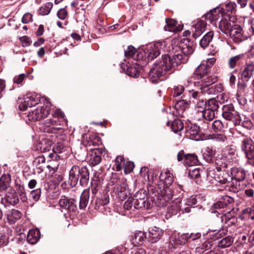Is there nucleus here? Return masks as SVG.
<instances>
[{
  "label": "nucleus",
  "mask_w": 254,
  "mask_h": 254,
  "mask_svg": "<svg viewBox=\"0 0 254 254\" xmlns=\"http://www.w3.org/2000/svg\"><path fill=\"white\" fill-rule=\"evenodd\" d=\"M217 81V78L212 75L206 65L201 64L196 69L188 82H193L201 91L202 95L215 94L216 90L212 84Z\"/></svg>",
  "instance_id": "obj_1"
},
{
  "label": "nucleus",
  "mask_w": 254,
  "mask_h": 254,
  "mask_svg": "<svg viewBox=\"0 0 254 254\" xmlns=\"http://www.w3.org/2000/svg\"><path fill=\"white\" fill-rule=\"evenodd\" d=\"M174 64L172 57L168 55H163L161 60L156 63L150 71L149 77L151 81L153 83L157 82L168 72H172L176 67Z\"/></svg>",
  "instance_id": "obj_2"
},
{
  "label": "nucleus",
  "mask_w": 254,
  "mask_h": 254,
  "mask_svg": "<svg viewBox=\"0 0 254 254\" xmlns=\"http://www.w3.org/2000/svg\"><path fill=\"white\" fill-rule=\"evenodd\" d=\"M80 177V183L82 186H86L89 179V172L86 167L79 168L73 166L69 171L68 183L72 187H75Z\"/></svg>",
  "instance_id": "obj_3"
},
{
  "label": "nucleus",
  "mask_w": 254,
  "mask_h": 254,
  "mask_svg": "<svg viewBox=\"0 0 254 254\" xmlns=\"http://www.w3.org/2000/svg\"><path fill=\"white\" fill-rule=\"evenodd\" d=\"M165 41L157 42L148 45L143 52V56L148 61L152 60L157 57L166 47Z\"/></svg>",
  "instance_id": "obj_4"
},
{
  "label": "nucleus",
  "mask_w": 254,
  "mask_h": 254,
  "mask_svg": "<svg viewBox=\"0 0 254 254\" xmlns=\"http://www.w3.org/2000/svg\"><path fill=\"white\" fill-rule=\"evenodd\" d=\"M42 100L43 101H45L46 102V104L40 108L38 107L34 111L29 112L28 114L29 120L32 121L40 120L46 118L49 115L51 111V104L46 98H43Z\"/></svg>",
  "instance_id": "obj_5"
},
{
  "label": "nucleus",
  "mask_w": 254,
  "mask_h": 254,
  "mask_svg": "<svg viewBox=\"0 0 254 254\" xmlns=\"http://www.w3.org/2000/svg\"><path fill=\"white\" fill-rule=\"evenodd\" d=\"M43 98L44 97H41L40 95L35 93H28L24 98V102L19 105V109L21 111H25L28 107L35 106L41 101L44 102L45 105L46 102L43 101Z\"/></svg>",
  "instance_id": "obj_6"
},
{
  "label": "nucleus",
  "mask_w": 254,
  "mask_h": 254,
  "mask_svg": "<svg viewBox=\"0 0 254 254\" xmlns=\"http://www.w3.org/2000/svg\"><path fill=\"white\" fill-rule=\"evenodd\" d=\"M222 117L225 119L231 121L235 125H240L241 118L232 105H225L223 108Z\"/></svg>",
  "instance_id": "obj_7"
},
{
  "label": "nucleus",
  "mask_w": 254,
  "mask_h": 254,
  "mask_svg": "<svg viewBox=\"0 0 254 254\" xmlns=\"http://www.w3.org/2000/svg\"><path fill=\"white\" fill-rule=\"evenodd\" d=\"M241 147L249 159L254 158V144L252 139L244 138L242 141Z\"/></svg>",
  "instance_id": "obj_8"
},
{
  "label": "nucleus",
  "mask_w": 254,
  "mask_h": 254,
  "mask_svg": "<svg viewBox=\"0 0 254 254\" xmlns=\"http://www.w3.org/2000/svg\"><path fill=\"white\" fill-rule=\"evenodd\" d=\"M206 27V23L205 21L201 19L194 21L191 26L193 37L197 38L200 36L204 31Z\"/></svg>",
  "instance_id": "obj_9"
},
{
  "label": "nucleus",
  "mask_w": 254,
  "mask_h": 254,
  "mask_svg": "<svg viewBox=\"0 0 254 254\" xmlns=\"http://www.w3.org/2000/svg\"><path fill=\"white\" fill-rule=\"evenodd\" d=\"M236 43L243 40V34L241 27L238 24H233L231 27L228 35Z\"/></svg>",
  "instance_id": "obj_10"
},
{
  "label": "nucleus",
  "mask_w": 254,
  "mask_h": 254,
  "mask_svg": "<svg viewBox=\"0 0 254 254\" xmlns=\"http://www.w3.org/2000/svg\"><path fill=\"white\" fill-rule=\"evenodd\" d=\"M254 72V63L253 62L246 63L241 71V78L248 81L253 76Z\"/></svg>",
  "instance_id": "obj_11"
},
{
  "label": "nucleus",
  "mask_w": 254,
  "mask_h": 254,
  "mask_svg": "<svg viewBox=\"0 0 254 254\" xmlns=\"http://www.w3.org/2000/svg\"><path fill=\"white\" fill-rule=\"evenodd\" d=\"M102 154V149L96 148L91 149L89 153V161L91 164L95 166L100 163L101 161V155Z\"/></svg>",
  "instance_id": "obj_12"
},
{
  "label": "nucleus",
  "mask_w": 254,
  "mask_h": 254,
  "mask_svg": "<svg viewBox=\"0 0 254 254\" xmlns=\"http://www.w3.org/2000/svg\"><path fill=\"white\" fill-rule=\"evenodd\" d=\"M163 231L157 227H150L149 229L148 241L152 243L157 242L162 236Z\"/></svg>",
  "instance_id": "obj_13"
},
{
  "label": "nucleus",
  "mask_w": 254,
  "mask_h": 254,
  "mask_svg": "<svg viewBox=\"0 0 254 254\" xmlns=\"http://www.w3.org/2000/svg\"><path fill=\"white\" fill-rule=\"evenodd\" d=\"M166 25L164 29L171 32H178L183 30V26L178 24L177 21L172 19H166Z\"/></svg>",
  "instance_id": "obj_14"
},
{
  "label": "nucleus",
  "mask_w": 254,
  "mask_h": 254,
  "mask_svg": "<svg viewBox=\"0 0 254 254\" xmlns=\"http://www.w3.org/2000/svg\"><path fill=\"white\" fill-rule=\"evenodd\" d=\"M246 57L245 54H240L235 56L230 57L228 61V65L230 68L234 69L237 66L243 64V61Z\"/></svg>",
  "instance_id": "obj_15"
},
{
  "label": "nucleus",
  "mask_w": 254,
  "mask_h": 254,
  "mask_svg": "<svg viewBox=\"0 0 254 254\" xmlns=\"http://www.w3.org/2000/svg\"><path fill=\"white\" fill-rule=\"evenodd\" d=\"M179 49H180L181 53H183L187 58L192 54L194 51L192 43L187 39L184 40V42L180 44Z\"/></svg>",
  "instance_id": "obj_16"
},
{
  "label": "nucleus",
  "mask_w": 254,
  "mask_h": 254,
  "mask_svg": "<svg viewBox=\"0 0 254 254\" xmlns=\"http://www.w3.org/2000/svg\"><path fill=\"white\" fill-rule=\"evenodd\" d=\"M159 178L160 183H162L164 185V187L166 188H169L174 180L173 175L169 171H166L164 172L161 173Z\"/></svg>",
  "instance_id": "obj_17"
},
{
  "label": "nucleus",
  "mask_w": 254,
  "mask_h": 254,
  "mask_svg": "<svg viewBox=\"0 0 254 254\" xmlns=\"http://www.w3.org/2000/svg\"><path fill=\"white\" fill-rule=\"evenodd\" d=\"M146 238V234L144 232L139 231L132 235L130 241L134 246H139L143 243Z\"/></svg>",
  "instance_id": "obj_18"
},
{
  "label": "nucleus",
  "mask_w": 254,
  "mask_h": 254,
  "mask_svg": "<svg viewBox=\"0 0 254 254\" xmlns=\"http://www.w3.org/2000/svg\"><path fill=\"white\" fill-rule=\"evenodd\" d=\"M136 51L135 49L132 46H128L127 48L125 51V56L127 58H132L135 60H141L143 58V53H138L137 55H135Z\"/></svg>",
  "instance_id": "obj_19"
},
{
  "label": "nucleus",
  "mask_w": 254,
  "mask_h": 254,
  "mask_svg": "<svg viewBox=\"0 0 254 254\" xmlns=\"http://www.w3.org/2000/svg\"><path fill=\"white\" fill-rule=\"evenodd\" d=\"M232 178L238 182L242 181L245 178V172L243 169L240 168H232L231 169Z\"/></svg>",
  "instance_id": "obj_20"
},
{
  "label": "nucleus",
  "mask_w": 254,
  "mask_h": 254,
  "mask_svg": "<svg viewBox=\"0 0 254 254\" xmlns=\"http://www.w3.org/2000/svg\"><path fill=\"white\" fill-rule=\"evenodd\" d=\"M40 236L39 230L37 229H33L29 231L27 240L31 244H36L39 240Z\"/></svg>",
  "instance_id": "obj_21"
},
{
  "label": "nucleus",
  "mask_w": 254,
  "mask_h": 254,
  "mask_svg": "<svg viewBox=\"0 0 254 254\" xmlns=\"http://www.w3.org/2000/svg\"><path fill=\"white\" fill-rule=\"evenodd\" d=\"M127 186L126 181L125 180H122L119 181L116 186L114 187V191L120 197H122V194L125 193V191L127 190Z\"/></svg>",
  "instance_id": "obj_22"
},
{
  "label": "nucleus",
  "mask_w": 254,
  "mask_h": 254,
  "mask_svg": "<svg viewBox=\"0 0 254 254\" xmlns=\"http://www.w3.org/2000/svg\"><path fill=\"white\" fill-rule=\"evenodd\" d=\"M78 200L65 196H62L59 201L60 206H76Z\"/></svg>",
  "instance_id": "obj_23"
},
{
  "label": "nucleus",
  "mask_w": 254,
  "mask_h": 254,
  "mask_svg": "<svg viewBox=\"0 0 254 254\" xmlns=\"http://www.w3.org/2000/svg\"><path fill=\"white\" fill-rule=\"evenodd\" d=\"M215 150L212 147H207L203 153V157L207 162H212L215 155Z\"/></svg>",
  "instance_id": "obj_24"
},
{
  "label": "nucleus",
  "mask_w": 254,
  "mask_h": 254,
  "mask_svg": "<svg viewBox=\"0 0 254 254\" xmlns=\"http://www.w3.org/2000/svg\"><path fill=\"white\" fill-rule=\"evenodd\" d=\"M184 163L189 166L197 165L198 160L197 156L194 154H188L184 156Z\"/></svg>",
  "instance_id": "obj_25"
},
{
  "label": "nucleus",
  "mask_w": 254,
  "mask_h": 254,
  "mask_svg": "<svg viewBox=\"0 0 254 254\" xmlns=\"http://www.w3.org/2000/svg\"><path fill=\"white\" fill-rule=\"evenodd\" d=\"M233 24L231 23L229 20L227 19H222L219 22V28L224 34L228 35L229 31H230L231 27Z\"/></svg>",
  "instance_id": "obj_26"
},
{
  "label": "nucleus",
  "mask_w": 254,
  "mask_h": 254,
  "mask_svg": "<svg viewBox=\"0 0 254 254\" xmlns=\"http://www.w3.org/2000/svg\"><path fill=\"white\" fill-rule=\"evenodd\" d=\"M90 196V190L89 188L85 189L82 192L80 201L79 202V206H87L89 203Z\"/></svg>",
  "instance_id": "obj_27"
},
{
  "label": "nucleus",
  "mask_w": 254,
  "mask_h": 254,
  "mask_svg": "<svg viewBox=\"0 0 254 254\" xmlns=\"http://www.w3.org/2000/svg\"><path fill=\"white\" fill-rule=\"evenodd\" d=\"M172 58L173 59L174 64H175L176 66L181 63H186L188 60V58L183 53H181L180 51L177 53H175Z\"/></svg>",
  "instance_id": "obj_28"
},
{
  "label": "nucleus",
  "mask_w": 254,
  "mask_h": 254,
  "mask_svg": "<svg viewBox=\"0 0 254 254\" xmlns=\"http://www.w3.org/2000/svg\"><path fill=\"white\" fill-rule=\"evenodd\" d=\"M21 217V212L16 209H12L10 213L7 215V218L10 224H14L16 220Z\"/></svg>",
  "instance_id": "obj_29"
},
{
  "label": "nucleus",
  "mask_w": 254,
  "mask_h": 254,
  "mask_svg": "<svg viewBox=\"0 0 254 254\" xmlns=\"http://www.w3.org/2000/svg\"><path fill=\"white\" fill-rule=\"evenodd\" d=\"M213 35L214 34L213 31H209L207 32L200 41V45L203 48L207 47L212 40Z\"/></svg>",
  "instance_id": "obj_30"
},
{
  "label": "nucleus",
  "mask_w": 254,
  "mask_h": 254,
  "mask_svg": "<svg viewBox=\"0 0 254 254\" xmlns=\"http://www.w3.org/2000/svg\"><path fill=\"white\" fill-rule=\"evenodd\" d=\"M200 237L201 234L200 233H192L190 234L188 233L184 234L181 236V238H182L183 239H184V240L182 241L181 243L185 244L188 241V240H191L192 241H194L197 239H199V238H200Z\"/></svg>",
  "instance_id": "obj_31"
},
{
  "label": "nucleus",
  "mask_w": 254,
  "mask_h": 254,
  "mask_svg": "<svg viewBox=\"0 0 254 254\" xmlns=\"http://www.w3.org/2000/svg\"><path fill=\"white\" fill-rule=\"evenodd\" d=\"M100 143L99 137L94 133H92L89 135L87 143L86 144L87 146H96Z\"/></svg>",
  "instance_id": "obj_32"
},
{
  "label": "nucleus",
  "mask_w": 254,
  "mask_h": 254,
  "mask_svg": "<svg viewBox=\"0 0 254 254\" xmlns=\"http://www.w3.org/2000/svg\"><path fill=\"white\" fill-rule=\"evenodd\" d=\"M198 112H200L202 117L207 120H212L215 117V111L206 108L204 110H198Z\"/></svg>",
  "instance_id": "obj_33"
},
{
  "label": "nucleus",
  "mask_w": 254,
  "mask_h": 254,
  "mask_svg": "<svg viewBox=\"0 0 254 254\" xmlns=\"http://www.w3.org/2000/svg\"><path fill=\"white\" fill-rule=\"evenodd\" d=\"M52 142L47 139H44L40 142L38 148L41 152H46L50 150Z\"/></svg>",
  "instance_id": "obj_34"
},
{
  "label": "nucleus",
  "mask_w": 254,
  "mask_h": 254,
  "mask_svg": "<svg viewBox=\"0 0 254 254\" xmlns=\"http://www.w3.org/2000/svg\"><path fill=\"white\" fill-rule=\"evenodd\" d=\"M61 121L58 119V118H55L53 117V119H47L45 123V125L47 127H52V128L56 130H59L61 128L59 127H55V126H57L58 125H61V123H60Z\"/></svg>",
  "instance_id": "obj_35"
},
{
  "label": "nucleus",
  "mask_w": 254,
  "mask_h": 254,
  "mask_svg": "<svg viewBox=\"0 0 254 254\" xmlns=\"http://www.w3.org/2000/svg\"><path fill=\"white\" fill-rule=\"evenodd\" d=\"M10 178L7 176H2L0 178V190H5L9 187Z\"/></svg>",
  "instance_id": "obj_36"
},
{
  "label": "nucleus",
  "mask_w": 254,
  "mask_h": 254,
  "mask_svg": "<svg viewBox=\"0 0 254 254\" xmlns=\"http://www.w3.org/2000/svg\"><path fill=\"white\" fill-rule=\"evenodd\" d=\"M230 163V161H227L225 157H217L215 159V163L220 169L227 168Z\"/></svg>",
  "instance_id": "obj_37"
},
{
  "label": "nucleus",
  "mask_w": 254,
  "mask_h": 254,
  "mask_svg": "<svg viewBox=\"0 0 254 254\" xmlns=\"http://www.w3.org/2000/svg\"><path fill=\"white\" fill-rule=\"evenodd\" d=\"M183 128L184 124L180 120H175L171 123V128L175 132L181 130Z\"/></svg>",
  "instance_id": "obj_38"
},
{
  "label": "nucleus",
  "mask_w": 254,
  "mask_h": 254,
  "mask_svg": "<svg viewBox=\"0 0 254 254\" xmlns=\"http://www.w3.org/2000/svg\"><path fill=\"white\" fill-rule=\"evenodd\" d=\"M234 200L231 197L228 195L223 196L220 200L217 203V206H225L229 204H231Z\"/></svg>",
  "instance_id": "obj_39"
},
{
  "label": "nucleus",
  "mask_w": 254,
  "mask_h": 254,
  "mask_svg": "<svg viewBox=\"0 0 254 254\" xmlns=\"http://www.w3.org/2000/svg\"><path fill=\"white\" fill-rule=\"evenodd\" d=\"M212 246V242L206 241L200 247L196 248L197 253H203L206 250L210 249Z\"/></svg>",
  "instance_id": "obj_40"
},
{
  "label": "nucleus",
  "mask_w": 254,
  "mask_h": 254,
  "mask_svg": "<svg viewBox=\"0 0 254 254\" xmlns=\"http://www.w3.org/2000/svg\"><path fill=\"white\" fill-rule=\"evenodd\" d=\"M233 242V238L231 237H226L222 239L219 242V246L222 248L230 246Z\"/></svg>",
  "instance_id": "obj_41"
},
{
  "label": "nucleus",
  "mask_w": 254,
  "mask_h": 254,
  "mask_svg": "<svg viewBox=\"0 0 254 254\" xmlns=\"http://www.w3.org/2000/svg\"><path fill=\"white\" fill-rule=\"evenodd\" d=\"M218 108V103L214 98L209 99L206 103V108L216 111Z\"/></svg>",
  "instance_id": "obj_42"
},
{
  "label": "nucleus",
  "mask_w": 254,
  "mask_h": 254,
  "mask_svg": "<svg viewBox=\"0 0 254 254\" xmlns=\"http://www.w3.org/2000/svg\"><path fill=\"white\" fill-rule=\"evenodd\" d=\"M208 139H212L213 141L218 142H224L227 140V137L222 134H215L210 135Z\"/></svg>",
  "instance_id": "obj_43"
},
{
  "label": "nucleus",
  "mask_w": 254,
  "mask_h": 254,
  "mask_svg": "<svg viewBox=\"0 0 254 254\" xmlns=\"http://www.w3.org/2000/svg\"><path fill=\"white\" fill-rule=\"evenodd\" d=\"M53 7V3L51 2L47 3L44 6L41 7L40 9V13L45 15L48 14Z\"/></svg>",
  "instance_id": "obj_44"
},
{
  "label": "nucleus",
  "mask_w": 254,
  "mask_h": 254,
  "mask_svg": "<svg viewBox=\"0 0 254 254\" xmlns=\"http://www.w3.org/2000/svg\"><path fill=\"white\" fill-rule=\"evenodd\" d=\"M224 127V125L221 121L216 120L212 124V129L215 132H218L222 130Z\"/></svg>",
  "instance_id": "obj_45"
},
{
  "label": "nucleus",
  "mask_w": 254,
  "mask_h": 254,
  "mask_svg": "<svg viewBox=\"0 0 254 254\" xmlns=\"http://www.w3.org/2000/svg\"><path fill=\"white\" fill-rule=\"evenodd\" d=\"M219 10L217 9H213L210 11L206 15L207 18L210 19L211 20H215L219 17Z\"/></svg>",
  "instance_id": "obj_46"
},
{
  "label": "nucleus",
  "mask_w": 254,
  "mask_h": 254,
  "mask_svg": "<svg viewBox=\"0 0 254 254\" xmlns=\"http://www.w3.org/2000/svg\"><path fill=\"white\" fill-rule=\"evenodd\" d=\"M175 108L177 109H180L181 110H185L189 107L188 102L185 100H181L176 102L175 104Z\"/></svg>",
  "instance_id": "obj_47"
},
{
  "label": "nucleus",
  "mask_w": 254,
  "mask_h": 254,
  "mask_svg": "<svg viewBox=\"0 0 254 254\" xmlns=\"http://www.w3.org/2000/svg\"><path fill=\"white\" fill-rule=\"evenodd\" d=\"M109 202V196L108 195H104L101 197L99 198L97 201V205L99 206H104Z\"/></svg>",
  "instance_id": "obj_48"
},
{
  "label": "nucleus",
  "mask_w": 254,
  "mask_h": 254,
  "mask_svg": "<svg viewBox=\"0 0 254 254\" xmlns=\"http://www.w3.org/2000/svg\"><path fill=\"white\" fill-rule=\"evenodd\" d=\"M124 162V158L122 156H118L115 160V166L117 171H120L122 170V163Z\"/></svg>",
  "instance_id": "obj_49"
},
{
  "label": "nucleus",
  "mask_w": 254,
  "mask_h": 254,
  "mask_svg": "<svg viewBox=\"0 0 254 254\" xmlns=\"http://www.w3.org/2000/svg\"><path fill=\"white\" fill-rule=\"evenodd\" d=\"M193 102L195 104V107L197 109V111L198 112V110H204L206 108V102L204 101L203 99H200L198 101L197 100L196 102L193 101Z\"/></svg>",
  "instance_id": "obj_50"
},
{
  "label": "nucleus",
  "mask_w": 254,
  "mask_h": 254,
  "mask_svg": "<svg viewBox=\"0 0 254 254\" xmlns=\"http://www.w3.org/2000/svg\"><path fill=\"white\" fill-rule=\"evenodd\" d=\"M57 15L59 19L64 20L67 17L68 12L64 8H60L58 11Z\"/></svg>",
  "instance_id": "obj_51"
},
{
  "label": "nucleus",
  "mask_w": 254,
  "mask_h": 254,
  "mask_svg": "<svg viewBox=\"0 0 254 254\" xmlns=\"http://www.w3.org/2000/svg\"><path fill=\"white\" fill-rule=\"evenodd\" d=\"M125 164L124 172L126 174H129L133 170L134 165L133 162L127 161Z\"/></svg>",
  "instance_id": "obj_52"
},
{
  "label": "nucleus",
  "mask_w": 254,
  "mask_h": 254,
  "mask_svg": "<svg viewBox=\"0 0 254 254\" xmlns=\"http://www.w3.org/2000/svg\"><path fill=\"white\" fill-rule=\"evenodd\" d=\"M45 163V158L43 156H40L37 157L34 161V163H35V165H36L37 166V168H38L40 169H42V168L43 167V166L42 165H40V166H38L40 165L44 164Z\"/></svg>",
  "instance_id": "obj_53"
},
{
  "label": "nucleus",
  "mask_w": 254,
  "mask_h": 254,
  "mask_svg": "<svg viewBox=\"0 0 254 254\" xmlns=\"http://www.w3.org/2000/svg\"><path fill=\"white\" fill-rule=\"evenodd\" d=\"M184 91V87L182 85H178L174 88L173 93L174 97H178L181 95Z\"/></svg>",
  "instance_id": "obj_54"
},
{
  "label": "nucleus",
  "mask_w": 254,
  "mask_h": 254,
  "mask_svg": "<svg viewBox=\"0 0 254 254\" xmlns=\"http://www.w3.org/2000/svg\"><path fill=\"white\" fill-rule=\"evenodd\" d=\"M189 96L190 98L194 100H199L200 99L201 94L199 93L198 91H194V90H189Z\"/></svg>",
  "instance_id": "obj_55"
},
{
  "label": "nucleus",
  "mask_w": 254,
  "mask_h": 254,
  "mask_svg": "<svg viewBox=\"0 0 254 254\" xmlns=\"http://www.w3.org/2000/svg\"><path fill=\"white\" fill-rule=\"evenodd\" d=\"M25 78V75L24 74H20L18 75H16L13 78V83L17 84H21Z\"/></svg>",
  "instance_id": "obj_56"
},
{
  "label": "nucleus",
  "mask_w": 254,
  "mask_h": 254,
  "mask_svg": "<svg viewBox=\"0 0 254 254\" xmlns=\"http://www.w3.org/2000/svg\"><path fill=\"white\" fill-rule=\"evenodd\" d=\"M32 20V15L30 13H26L22 18V22L23 23H28Z\"/></svg>",
  "instance_id": "obj_57"
},
{
  "label": "nucleus",
  "mask_w": 254,
  "mask_h": 254,
  "mask_svg": "<svg viewBox=\"0 0 254 254\" xmlns=\"http://www.w3.org/2000/svg\"><path fill=\"white\" fill-rule=\"evenodd\" d=\"M53 116L55 118L61 119H63L64 117V113L59 109H57L55 110Z\"/></svg>",
  "instance_id": "obj_58"
},
{
  "label": "nucleus",
  "mask_w": 254,
  "mask_h": 254,
  "mask_svg": "<svg viewBox=\"0 0 254 254\" xmlns=\"http://www.w3.org/2000/svg\"><path fill=\"white\" fill-rule=\"evenodd\" d=\"M101 186L98 183L95 182L91 186V192L93 194H96L100 189Z\"/></svg>",
  "instance_id": "obj_59"
},
{
  "label": "nucleus",
  "mask_w": 254,
  "mask_h": 254,
  "mask_svg": "<svg viewBox=\"0 0 254 254\" xmlns=\"http://www.w3.org/2000/svg\"><path fill=\"white\" fill-rule=\"evenodd\" d=\"M41 194V190L40 189H36L32 190L31 192V196L35 200H38Z\"/></svg>",
  "instance_id": "obj_60"
},
{
  "label": "nucleus",
  "mask_w": 254,
  "mask_h": 254,
  "mask_svg": "<svg viewBox=\"0 0 254 254\" xmlns=\"http://www.w3.org/2000/svg\"><path fill=\"white\" fill-rule=\"evenodd\" d=\"M127 74L132 77L136 76L137 71L134 67H129L127 68Z\"/></svg>",
  "instance_id": "obj_61"
},
{
  "label": "nucleus",
  "mask_w": 254,
  "mask_h": 254,
  "mask_svg": "<svg viewBox=\"0 0 254 254\" xmlns=\"http://www.w3.org/2000/svg\"><path fill=\"white\" fill-rule=\"evenodd\" d=\"M190 175L192 178H198L200 176L199 169H194L192 171H190Z\"/></svg>",
  "instance_id": "obj_62"
},
{
  "label": "nucleus",
  "mask_w": 254,
  "mask_h": 254,
  "mask_svg": "<svg viewBox=\"0 0 254 254\" xmlns=\"http://www.w3.org/2000/svg\"><path fill=\"white\" fill-rule=\"evenodd\" d=\"M243 211L244 213H248L251 219H254V207H247Z\"/></svg>",
  "instance_id": "obj_63"
},
{
  "label": "nucleus",
  "mask_w": 254,
  "mask_h": 254,
  "mask_svg": "<svg viewBox=\"0 0 254 254\" xmlns=\"http://www.w3.org/2000/svg\"><path fill=\"white\" fill-rule=\"evenodd\" d=\"M242 126L247 129H251L253 127V124L250 120H245L242 123Z\"/></svg>",
  "instance_id": "obj_64"
}]
</instances>
